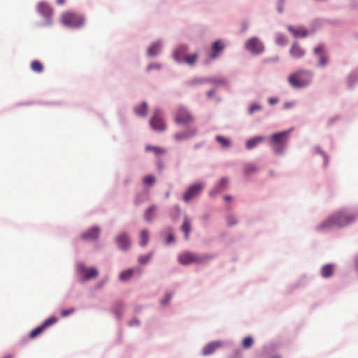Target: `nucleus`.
Returning a JSON list of instances; mask_svg holds the SVG:
<instances>
[{
  "label": "nucleus",
  "instance_id": "nucleus-43",
  "mask_svg": "<svg viewBox=\"0 0 358 358\" xmlns=\"http://www.w3.org/2000/svg\"><path fill=\"white\" fill-rule=\"evenodd\" d=\"M171 298V294H167L165 296L164 299H162V304H166V303L170 301Z\"/></svg>",
  "mask_w": 358,
  "mask_h": 358
},
{
  "label": "nucleus",
  "instance_id": "nucleus-6",
  "mask_svg": "<svg viewBox=\"0 0 358 358\" xmlns=\"http://www.w3.org/2000/svg\"><path fill=\"white\" fill-rule=\"evenodd\" d=\"M174 121L178 124H188L194 121V117L187 108L180 106L175 112Z\"/></svg>",
  "mask_w": 358,
  "mask_h": 358
},
{
  "label": "nucleus",
  "instance_id": "nucleus-48",
  "mask_svg": "<svg viewBox=\"0 0 358 358\" xmlns=\"http://www.w3.org/2000/svg\"><path fill=\"white\" fill-rule=\"evenodd\" d=\"M355 262H356V266L358 268V257L356 258Z\"/></svg>",
  "mask_w": 358,
  "mask_h": 358
},
{
  "label": "nucleus",
  "instance_id": "nucleus-35",
  "mask_svg": "<svg viewBox=\"0 0 358 358\" xmlns=\"http://www.w3.org/2000/svg\"><path fill=\"white\" fill-rule=\"evenodd\" d=\"M253 343V338L250 336H248L243 339L242 342V346L243 348L248 349L252 347Z\"/></svg>",
  "mask_w": 358,
  "mask_h": 358
},
{
  "label": "nucleus",
  "instance_id": "nucleus-38",
  "mask_svg": "<svg viewBox=\"0 0 358 358\" xmlns=\"http://www.w3.org/2000/svg\"><path fill=\"white\" fill-rule=\"evenodd\" d=\"M257 171V168L254 164H248L245 166L244 172L245 174L248 176L251 174L253 172H255Z\"/></svg>",
  "mask_w": 358,
  "mask_h": 358
},
{
  "label": "nucleus",
  "instance_id": "nucleus-36",
  "mask_svg": "<svg viewBox=\"0 0 358 358\" xmlns=\"http://www.w3.org/2000/svg\"><path fill=\"white\" fill-rule=\"evenodd\" d=\"M155 176L148 175L143 178V182L145 185H152L155 182Z\"/></svg>",
  "mask_w": 358,
  "mask_h": 358
},
{
  "label": "nucleus",
  "instance_id": "nucleus-20",
  "mask_svg": "<svg viewBox=\"0 0 358 358\" xmlns=\"http://www.w3.org/2000/svg\"><path fill=\"white\" fill-rule=\"evenodd\" d=\"M287 29L295 37H306L308 35V31L303 27L294 28L289 25Z\"/></svg>",
  "mask_w": 358,
  "mask_h": 358
},
{
  "label": "nucleus",
  "instance_id": "nucleus-11",
  "mask_svg": "<svg viewBox=\"0 0 358 358\" xmlns=\"http://www.w3.org/2000/svg\"><path fill=\"white\" fill-rule=\"evenodd\" d=\"M38 13L47 20H49L53 13L52 8L45 2H40L37 5Z\"/></svg>",
  "mask_w": 358,
  "mask_h": 358
},
{
  "label": "nucleus",
  "instance_id": "nucleus-46",
  "mask_svg": "<svg viewBox=\"0 0 358 358\" xmlns=\"http://www.w3.org/2000/svg\"><path fill=\"white\" fill-rule=\"evenodd\" d=\"M277 99H273V98H271L269 99V103L271 104H273V103H275L277 102Z\"/></svg>",
  "mask_w": 358,
  "mask_h": 358
},
{
  "label": "nucleus",
  "instance_id": "nucleus-51",
  "mask_svg": "<svg viewBox=\"0 0 358 358\" xmlns=\"http://www.w3.org/2000/svg\"><path fill=\"white\" fill-rule=\"evenodd\" d=\"M151 69H152V66H150L148 67V70H150Z\"/></svg>",
  "mask_w": 358,
  "mask_h": 358
},
{
  "label": "nucleus",
  "instance_id": "nucleus-32",
  "mask_svg": "<svg viewBox=\"0 0 358 358\" xmlns=\"http://www.w3.org/2000/svg\"><path fill=\"white\" fill-rule=\"evenodd\" d=\"M31 69L33 71L39 73L43 71V66L40 62L35 60L31 63Z\"/></svg>",
  "mask_w": 358,
  "mask_h": 358
},
{
  "label": "nucleus",
  "instance_id": "nucleus-50",
  "mask_svg": "<svg viewBox=\"0 0 358 358\" xmlns=\"http://www.w3.org/2000/svg\"><path fill=\"white\" fill-rule=\"evenodd\" d=\"M208 96H211V95L213 94V92H212V91H210V92H208Z\"/></svg>",
  "mask_w": 358,
  "mask_h": 358
},
{
  "label": "nucleus",
  "instance_id": "nucleus-39",
  "mask_svg": "<svg viewBox=\"0 0 358 358\" xmlns=\"http://www.w3.org/2000/svg\"><path fill=\"white\" fill-rule=\"evenodd\" d=\"M276 43L280 45H284L287 43V38L285 36L280 34L277 36Z\"/></svg>",
  "mask_w": 358,
  "mask_h": 358
},
{
  "label": "nucleus",
  "instance_id": "nucleus-19",
  "mask_svg": "<svg viewBox=\"0 0 358 358\" xmlns=\"http://www.w3.org/2000/svg\"><path fill=\"white\" fill-rule=\"evenodd\" d=\"M222 346V343L220 341H215L208 343L206 345L203 349V354L204 355H209L213 353L217 349Z\"/></svg>",
  "mask_w": 358,
  "mask_h": 358
},
{
  "label": "nucleus",
  "instance_id": "nucleus-49",
  "mask_svg": "<svg viewBox=\"0 0 358 358\" xmlns=\"http://www.w3.org/2000/svg\"><path fill=\"white\" fill-rule=\"evenodd\" d=\"M3 358H13L11 355H7L4 357Z\"/></svg>",
  "mask_w": 358,
  "mask_h": 358
},
{
  "label": "nucleus",
  "instance_id": "nucleus-41",
  "mask_svg": "<svg viewBox=\"0 0 358 358\" xmlns=\"http://www.w3.org/2000/svg\"><path fill=\"white\" fill-rule=\"evenodd\" d=\"M73 312H74L73 308H69L67 310H63L60 314H61L62 317H66V316H69V315L72 314Z\"/></svg>",
  "mask_w": 358,
  "mask_h": 358
},
{
  "label": "nucleus",
  "instance_id": "nucleus-37",
  "mask_svg": "<svg viewBox=\"0 0 358 358\" xmlns=\"http://www.w3.org/2000/svg\"><path fill=\"white\" fill-rule=\"evenodd\" d=\"M152 255H153V253L152 252H150L148 254H147L146 255H143V256L139 257V258H138L139 263L141 264H146L148 261H150V259L152 258Z\"/></svg>",
  "mask_w": 358,
  "mask_h": 358
},
{
  "label": "nucleus",
  "instance_id": "nucleus-18",
  "mask_svg": "<svg viewBox=\"0 0 358 358\" xmlns=\"http://www.w3.org/2000/svg\"><path fill=\"white\" fill-rule=\"evenodd\" d=\"M289 52L291 56L294 59L301 58L305 55V51L297 43L292 44Z\"/></svg>",
  "mask_w": 358,
  "mask_h": 358
},
{
  "label": "nucleus",
  "instance_id": "nucleus-8",
  "mask_svg": "<svg viewBox=\"0 0 358 358\" xmlns=\"http://www.w3.org/2000/svg\"><path fill=\"white\" fill-rule=\"evenodd\" d=\"M151 127L159 131H164L166 129V124L163 119L162 112L159 109H156L154 115L150 120Z\"/></svg>",
  "mask_w": 358,
  "mask_h": 358
},
{
  "label": "nucleus",
  "instance_id": "nucleus-5",
  "mask_svg": "<svg viewBox=\"0 0 358 358\" xmlns=\"http://www.w3.org/2000/svg\"><path fill=\"white\" fill-rule=\"evenodd\" d=\"M61 22L65 26L77 28L83 24V18L77 13L66 11L62 14Z\"/></svg>",
  "mask_w": 358,
  "mask_h": 358
},
{
  "label": "nucleus",
  "instance_id": "nucleus-31",
  "mask_svg": "<svg viewBox=\"0 0 358 358\" xmlns=\"http://www.w3.org/2000/svg\"><path fill=\"white\" fill-rule=\"evenodd\" d=\"M162 45L160 43H155L148 49V54L150 56L156 55L160 50Z\"/></svg>",
  "mask_w": 358,
  "mask_h": 358
},
{
  "label": "nucleus",
  "instance_id": "nucleus-33",
  "mask_svg": "<svg viewBox=\"0 0 358 358\" xmlns=\"http://www.w3.org/2000/svg\"><path fill=\"white\" fill-rule=\"evenodd\" d=\"M198 59V55L196 54L187 55L182 62H185L189 65H194Z\"/></svg>",
  "mask_w": 358,
  "mask_h": 358
},
{
  "label": "nucleus",
  "instance_id": "nucleus-22",
  "mask_svg": "<svg viewBox=\"0 0 358 358\" xmlns=\"http://www.w3.org/2000/svg\"><path fill=\"white\" fill-rule=\"evenodd\" d=\"M264 140V138L263 136H255L247 141L245 147L248 150L252 149L259 143H262Z\"/></svg>",
  "mask_w": 358,
  "mask_h": 358
},
{
  "label": "nucleus",
  "instance_id": "nucleus-4",
  "mask_svg": "<svg viewBox=\"0 0 358 358\" xmlns=\"http://www.w3.org/2000/svg\"><path fill=\"white\" fill-rule=\"evenodd\" d=\"M210 258L211 257L208 255H199L189 252H182L178 256V262L183 265L203 264Z\"/></svg>",
  "mask_w": 358,
  "mask_h": 358
},
{
  "label": "nucleus",
  "instance_id": "nucleus-24",
  "mask_svg": "<svg viewBox=\"0 0 358 358\" xmlns=\"http://www.w3.org/2000/svg\"><path fill=\"white\" fill-rule=\"evenodd\" d=\"M149 241V232L147 229H143L139 234V244L144 247L145 246Z\"/></svg>",
  "mask_w": 358,
  "mask_h": 358
},
{
  "label": "nucleus",
  "instance_id": "nucleus-25",
  "mask_svg": "<svg viewBox=\"0 0 358 358\" xmlns=\"http://www.w3.org/2000/svg\"><path fill=\"white\" fill-rule=\"evenodd\" d=\"M182 231L185 234V238H189V235L191 231V223L190 220L188 217H185L183 222V224L182 225Z\"/></svg>",
  "mask_w": 358,
  "mask_h": 358
},
{
  "label": "nucleus",
  "instance_id": "nucleus-45",
  "mask_svg": "<svg viewBox=\"0 0 358 358\" xmlns=\"http://www.w3.org/2000/svg\"><path fill=\"white\" fill-rule=\"evenodd\" d=\"M66 0H55V2L57 5L62 6L64 4Z\"/></svg>",
  "mask_w": 358,
  "mask_h": 358
},
{
  "label": "nucleus",
  "instance_id": "nucleus-44",
  "mask_svg": "<svg viewBox=\"0 0 358 358\" xmlns=\"http://www.w3.org/2000/svg\"><path fill=\"white\" fill-rule=\"evenodd\" d=\"M174 241V236L173 235H169L168 237H167V239H166V242L167 243H171L172 242Z\"/></svg>",
  "mask_w": 358,
  "mask_h": 358
},
{
  "label": "nucleus",
  "instance_id": "nucleus-21",
  "mask_svg": "<svg viewBox=\"0 0 358 358\" xmlns=\"http://www.w3.org/2000/svg\"><path fill=\"white\" fill-rule=\"evenodd\" d=\"M224 48V45L221 41H215L212 45V54L210 57L212 59H215Z\"/></svg>",
  "mask_w": 358,
  "mask_h": 358
},
{
  "label": "nucleus",
  "instance_id": "nucleus-15",
  "mask_svg": "<svg viewBox=\"0 0 358 358\" xmlns=\"http://www.w3.org/2000/svg\"><path fill=\"white\" fill-rule=\"evenodd\" d=\"M100 230L98 227H92L81 235V239L83 241L95 240L99 236Z\"/></svg>",
  "mask_w": 358,
  "mask_h": 358
},
{
  "label": "nucleus",
  "instance_id": "nucleus-17",
  "mask_svg": "<svg viewBox=\"0 0 358 358\" xmlns=\"http://www.w3.org/2000/svg\"><path fill=\"white\" fill-rule=\"evenodd\" d=\"M314 52L320 58V64L324 66L327 64L328 59L324 53V48L322 45H319L314 49Z\"/></svg>",
  "mask_w": 358,
  "mask_h": 358
},
{
  "label": "nucleus",
  "instance_id": "nucleus-26",
  "mask_svg": "<svg viewBox=\"0 0 358 358\" xmlns=\"http://www.w3.org/2000/svg\"><path fill=\"white\" fill-rule=\"evenodd\" d=\"M228 182H229V181L227 178H222L220 180V181L219 182V183L215 187L214 190L212 191L210 194H216L218 192L222 190L227 186Z\"/></svg>",
  "mask_w": 358,
  "mask_h": 358
},
{
  "label": "nucleus",
  "instance_id": "nucleus-7",
  "mask_svg": "<svg viewBox=\"0 0 358 358\" xmlns=\"http://www.w3.org/2000/svg\"><path fill=\"white\" fill-rule=\"evenodd\" d=\"M245 49L254 55H259L264 52L265 47L264 43L257 37H252L245 43Z\"/></svg>",
  "mask_w": 358,
  "mask_h": 358
},
{
  "label": "nucleus",
  "instance_id": "nucleus-23",
  "mask_svg": "<svg viewBox=\"0 0 358 358\" xmlns=\"http://www.w3.org/2000/svg\"><path fill=\"white\" fill-rule=\"evenodd\" d=\"M134 111L136 115L141 117H145L148 111L147 103L144 102L141 103L140 105L136 106L134 108Z\"/></svg>",
  "mask_w": 358,
  "mask_h": 358
},
{
  "label": "nucleus",
  "instance_id": "nucleus-42",
  "mask_svg": "<svg viewBox=\"0 0 358 358\" xmlns=\"http://www.w3.org/2000/svg\"><path fill=\"white\" fill-rule=\"evenodd\" d=\"M237 223V221L236 219L233 217H227V224L229 226L231 227Z\"/></svg>",
  "mask_w": 358,
  "mask_h": 358
},
{
  "label": "nucleus",
  "instance_id": "nucleus-13",
  "mask_svg": "<svg viewBox=\"0 0 358 358\" xmlns=\"http://www.w3.org/2000/svg\"><path fill=\"white\" fill-rule=\"evenodd\" d=\"M80 272L83 274V279L84 280H90L97 277L99 272L96 268H86L85 266L80 267Z\"/></svg>",
  "mask_w": 358,
  "mask_h": 358
},
{
  "label": "nucleus",
  "instance_id": "nucleus-47",
  "mask_svg": "<svg viewBox=\"0 0 358 358\" xmlns=\"http://www.w3.org/2000/svg\"><path fill=\"white\" fill-rule=\"evenodd\" d=\"M224 199H225L227 201H231V197L230 196H226L224 197Z\"/></svg>",
  "mask_w": 358,
  "mask_h": 358
},
{
  "label": "nucleus",
  "instance_id": "nucleus-3",
  "mask_svg": "<svg viewBox=\"0 0 358 358\" xmlns=\"http://www.w3.org/2000/svg\"><path fill=\"white\" fill-rule=\"evenodd\" d=\"M290 131L275 133L271 138L270 145L274 152L280 154L286 147Z\"/></svg>",
  "mask_w": 358,
  "mask_h": 358
},
{
  "label": "nucleus",
  "instance_id": "nucleus-27",
  "mask_svg": "<svg viewBox=\"0 0 358 358\" xmlns=\"http://www.w3.org/2000/svg\"><path fill=\"white\" fill-rule=\"evenodd\" d=\"M156 207L155 206H152L145 211L144 217L147 222L152 221V219L155 217L156 214Z\"/></svg>",
  "mask_w": 358,
  "mask_h": 358
},
{
  "label": "nucleus",
  "instance_id": "nucleus-29",
  "mask_svg": "<svg viewBox=\"0 0 358 358\" xmlns=\"http://www.w3.org/2000/svg\"><path fill=\"white\" fill-rule=\"evenodd\" d=\"M134 273V269L130 268V269L125 270V271H122V273H120V274L119 275V279L121 281H127L132 277Z\"/></svg>",
  "mask_w": 358,
  "mask_h": 358
},
{
  "label": "nucleus",
  "instance_id": "nucleus-2",
  "mask_svg": "<svg viewBox=\"0 0 358 358\" xmlns=\"http://www.w3.org/2000/svg\"><path fill=\"white\" fill-rule=\"evenodd\" d=\"M312 73L306 70H300L291 74L288 78L289 84L295 88H302L311 82Z\"/></svg>",
  "mask_w": 358,
  "mask_h": 358
},
{
  "label": "nucleus",
  "instance_id": "nucleus-40",
  "mask_svg": "<svg viewBox=\"0 0 358 358\" xmlns=\"http://www.w3.org/2000/svg\"><path fill=\"white\" fill-rule=\"evenodd\" d=\"M261 109V106L259 104L255 103L252 104L249 108V113L250 114L254 113L257 110H259Z\"/></svg>",
  "mask_w": 358,
  "mask_h": 358
},
{
  "label": "nucleus",
  "instance_id": "nucleus-12",
  "mask_svg": "<svg viewBox=\"0 0 358 358\" xmlns=\"http://www.w3.org/2000/svg\"><path fill=\"white\" fill-rule=\"evenodd\" d=\"M116 243L120 249L127 250L131 244L129 236L125 233L119 234L116 238Z\"/></svg>",
  "mask_w": 358,
  "mask_h": 358
},
{
  "label": "nucleus",
  "instance_id": "nucleus-30",
  "mask_svg": "<svg viewBox=\"0 0 358 358\" xmlns=\"http://www.w3.org/2000/svg\"><path fill=\"white\" fill-rule=\"evenodd\" d=\"M145 150L148 152L151 151L154 152L156 155H163L166 152V150L164 148L152 145H147L145 147Z\"/></svg>",
  "mask_w": 358,
  "mask_h": 358
},
{
  "label": "nucleus",
  "instance_id": "nucleus-28",
  "mask_svg": "<svg viewBox=\"0 0 358 358\" xmlns=\"http://www.w3.org/2000/svg\"><path fill=\"white\" fill-rule=\"evenodd\" d=\"M334 272V267L332 265H325L321 269V274L323 278H329L330 277Z\"/></svg>",
  "mask_w": 358,
  "mask_h": 358
},
{
  "label": "nucleus",
  "instance_id": "nucleus-9",
  "mask_svg": "<svg viewBox=\"0 0 358 358\" xmlns=\"http://www.w3.org/2000/svg\"><path fill=\"white\" fill-rule=\"evenodd\" d=\"M203 188V185L201 183H196L191 185L184 194L183 200L185 202H189V201L194 199L197 196H199Z\"/></svg>",
  "mask_w": 358,
  "mask_h": 358
},
{
  "label": "nucleus",
  "instance_id": "nucleus-14",
  "mask_svg": "<svg viewBox=\"0 0 358 358\" xmlns=\"http://www.w3.org/2000/svg\"><path fill=\"white\" fill-rule=\"evenodd\" d=\"M197 131L194 128H189L187 130L177 133L174 135V138L177 141H182L187 140L189 138L194 136L196 134Z\"/></svg>",
  "mask_w": 358,
  "mask_h": 358
},
{
  "label": "nucleus",
  "instance_id": "nucleus-10",
  "mask_svg": "<svg viewBox=\"0 0 358 358\" xmlns=\"http://www.w3.org/2000/svg\"><path fill=\"white\" fill-rule=\"evenodd\" d=\"M57 322V318L55 317H51L47 319L44 321V322L33 329L30 334H29V338H34L38 335H40L45 329H47L48 327L54 324Z\"/></svg>",
  "mask_w": 358,
  "mask_h": 358
},
{
  "label": "nucleus",
  "instance_id": "nucleus-16",
  "mask_svg": "<svg viewBox=\"0 0 358 358\" xmlns=\"http://www.w3.org/2000/svg\"><path fill=\"white\" fill-rule=\"evenodd\" d=\"M187 50L188 47L185 45L178 46L173 53L174 59L178 62H182L183 59L187 57Z\"/></svg>",
  "mask_w": 358,
  "mask_h": 358
},
{
  "label": "nucleus",
  "instance_id": "nucleus-34",
  "mask_svg": "<svg viewBox=\"0 0 358 358\" xmlns=\"http://www.w3.org/2000/svg\"><path fill=\"white\" fill-rule=\"evenodd\" d=\"M216 141L223 147L228 148L230 146V141L225 137L217 136H216Z\"/></svg>",
  "mask_w": 358,
  "mask_h": 358
},
{
  "label": "nucleus",
  "instance_id": "nucleus-1",
  "mask_svg": "<svg viewBox=\"0 0 358 358\" xmlns=\"http://www.w3.org/2000/svg\"><path fill=\"white\" fill-rule=\"evenodd\" d=\"M358 215L355 213L341 210L329 216L318 227L319 231L329 230L334 227H344L355 222Z\"/></svg>",
  "mask_w": 358,
  "mask_h": 358
}]
</instances>
